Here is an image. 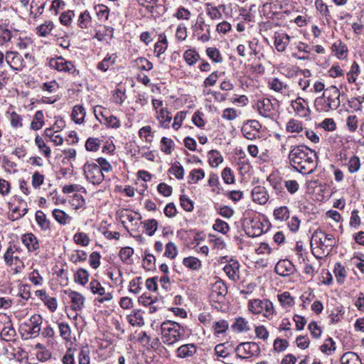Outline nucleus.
Segmentation results:
<instances>
[{"label": "nucleus", "instance_id": "nucleus-5", "mask_svg": "<svg viewBox=\"0 0 364 364\" xmlns=\"http://www.w3.org/2000/svg\"><path fill=\"white\" fill-rule=\"evenodd\" d=\"M247 308L252 314H262L268 319H271L275 313L273 304L269 299H251L248 301Z\"/></svg>", "mask_w": 364, "mask_h": 364}, {"label": "nucleus", "instance_id": "nucleus-23", "mask_svg": "<svg viewBox=\"0 0 364 364\" xmlns=\"http://www.w3.org/2000/svg\"><path fill=\"white\" fill-rule=\"evenodd\" d=\"M197 352V348L193 343L184 344L176 350V356L180 358H186L193 356Z\"/></svg>", "mask_w": 364, "mask_h": 364}, {"label": "nucleus", "instance_id": "nucleus-52", "mask_svg": "<svg viewBox=\"0 0 364 364\" xmlns=\"http://www.w3.org/2000/svg\"><path fill=\"white\" fill-rule=\"evenodd\" d=\"M205 172L202 168L193 169L188 176V183H196L199 180L203 178Z\"/></svg>", "mask_w": 364, "mask_h": 364}, {"label": "nucleus", "instance_id": "nucleus-17", "mask_svg": "<svg viewBox=\"0 0 364 364\" xmlns=\"http://www.w3.org/2000/svg\"><path fill=\"white\" fill-rule=\"evenodd\" d=\"M9 210H11V213L9 215V218L13 221L17 220L27 213V204L23 200H19V205L16 206L11 205L9 207Z\"/></svg>", "mask_w": 364, "mask_h": 364}, {"label": "nucleus", "instance_id": "nucleus-21", "mask_svg": "<svg viewBox=\"0 0 364 364\" xmlns=\"http://www.w3.org/2000/svg\"><path fill=\"white\" fill-rule=\"evenodd\" d=\"M252 200L259 204H265L268 199L269 195L266 188L264 186H255L252 191Z\"/></svg>", "mask_w": 364, "mask_h": 364}, {"label": "nucleus", "instance_id": "nucleus-27", "mask_svg": "<svg viewBox=\"0 0 364 364\" xmlns=\"http://www.w3.org/2000/svg\"><path fill=\"white\" fill-rule=\"evenodd\" d=\"M36 221L38 225L43 231H48L50 229V223L47 219L46 214L41 211L38 210L35 215Z\"/></svg>", "mask_w": 364, "mask_h": 364}, {"label": "nucleus", "instance_id": "nucleus-56", "mask_svg": "<svg viewBox=\"0 0 364 364\" xmlns=\"http://www.w3.org/2000/svg\"><path fill=\"white\" fill-rule=\"evenodd\" d=\"M213 228L215 231L221 232L224 235L226 234L230 230L229 225L224 220H222L221 219L219 218L215 220Z\"/></svg>", "mask_w": 364, "mask_h": 364}, {"label": "nucleus", "instance_id": "nucleus-20", "mask_svg": "<svg viewBox=\"0 0 364 364\" xmlns=\"http://www.w3.org/2000/svg\"><path fill=\"white\" fill-rule=\"evenodd\" d=\"M21 241L28 252H34L40 248L39 240L31 232L23 234L21 237Z\"/></svg>", "mask_w": 364, "mask_h": 364}, {"label": "nucleus", "instance_id": "nucleus-39", "mask_svg": "<svg viewBox=\"0 0 364 364\" xmlns=\"http://www.w3.org/2000/svg\"><path fill=\"white\" fill-rule=\"evenodd\" d=\"M52 214L55 220L61 225L67 224L71 219L65 212L60 209H54Z\"/></svg>", "mask_w": 364, "mask_h": 364}, {"label": "nucleus", "instance_id": "nucleus-59", "mask_svg": "<svg viewBox=\"0 0 364 364\" xmlns=\"http://www.w3.org/2000/svg\"><path fill=\"white\" fill-rule=\"evenodd\" d=\"M177 254L178 250L176 245L172 242H168L166 245L164 256L172 259L176 257Z\"/></svg>", "mask_w": 364, "mask_h": 364}, {"label": "nucleus", "instance_id": "nucleus-24", "mask_svg": "<svg viewBox=\"0 0 364 364\" xmlns=\"http://www.w3.org/2000/svg\"><path fill=\"white\" fill-rule=\"evenodd\" d=\"M29 321L32 324V326L30 328L28 333L33 338H36L38 336L40 333L43 318L40 315L34 314L30 318Z\"/></svg>", "mask_w": 364, "mask_h": 364}, {"label": "nucleus", "instance_id": "nucleus-51", "mask_svg": "<svg viewBox=\"0 0 364 364\" xmlns=\"http://www.w3.org/2000/svg\"><path fill=\"white\" fill-rule=\"evenodd\" d=\"M268 85L271 90L277 92H282L283 89L288 88V85L287 84H284L277 77H274L269 81Z\"/></svg>", "mask_w": 364, "mask_h": 364}, {"label": "nucleus", "instance_id": "nucleus-33", "mask_svg": "<svg viewBox=\"0 0 364 364\" xmlns=\"http://www.w3.org/2000/svg\"><path fill=\"white\" fill-rule=\"evenodd\" d=\"M44 125V115L41 110H38L36 112L33 117V119L31 123V129L33 130H38Z\"/></svg>", "mask_w": 364, "mask_h": 364}, {"label": "nucleus", "instance_id": "nucleus-1", "mask_svg": "<svg viewBox=\"0 0 364 364\" xmlns=\"http://www.w3.org/2000/svg\"><path fill=\"white\" fill-rule=\"evenodd\" d=\"M317 159L316 151L305 145L292 146L288 156L291 166L302 174H311L314 171Z\"/></svg>", "mask_w": 364, "mask_h": 364}, {"label": "nucleus", "instance_id": "nucleus-31", "mask_svg": "<svg viewBox=\"0 0 364 364\" xmlns=\"http://www.w3.org/2000/svg\"><path fill=\"white\" fill-rule=\"evenodd\" d=\"M346 166L350 173L353 174L358 172L361 166L360 158L356 155H353L349 158Z\"/></svg>", "mask_w": 364, "mask_h": 364}, {"label": "nucleus", "instance_id": "nucleus-7", "mask_svg": "<svg viewBox=\"0 0 364 364\" xmlns=\"http://www.w3.org/2000/svg\"><path fill=\"white\" fill-rule=\"evenodd\" d=\"M84 173L86 179L92 184L101 183L104 178V174L102 168L95 163H86L84 166Z\"/></svg>", "mask_w": 364, "mask_h": 364}, {"label": "nucleus", "instance_id": "nucleus-19", "mask_svg": "<svg viewBox=\"0 0 364 364\" xmlns=\"http://www.w3.org/2000/svg\"><path fill=\"white\" fill-rule=\"evenodd\" d=\"M68 297L71 302V309L75 311H81L85 305V298L79 292L70 291Z\"/></svg>", "mask_w": 364, "mask_h": 364}, {"label": "nucleus", "instance_id": "nucleus-26", "mask_svg": "<svg viewBox=\"0 0 364 364\" xmlns=\"http://www.w3.org/2000/svg\"><path fill=\"white\" fill-rule=\"evenodd\" d=\"M168 47V41L164 33L160 34L159 41L154 45V53L157 58L163 54Z\"/></svg>", "mask_w": 364, "mask_h": 364}, {"label": "nucleus", "instance_id": "nucleus-57", "mask_svg": "<svg viewBox=\"0 0 364 364\" xmlns=\"http://www.w3.org/2000/svg\"><path fill=\"white\" fill-rule=\"evenodd\" d=\"M346 127L350 132H355L358 129V120L355 114H350L346 118Z\"/></svg>", "mask_w": 364, "mask_h": 364}, {"label": "nucleus", "instance_id": "nucleus-12", "mask_svg": "<svg viewBox=\"0 0 364 364\" xmlns=\"http://www.w3.org/2000/svg\"><path fill=\"white\" fill-rule=\"evenodd\" d=\"M6 60L10 68L16 71H21L25 67V61L23 57L16 52H7Z\"/></svg>", "mask_w": 364, "mask_h": 364}, {"label": "nucleus", "instance_id": "nucleus-55", "mask_svg": "<svg viewBox=\"0 0 364 364\" xmlns=\"http://www.w3.org/2000/svg\"><path fill=\"white\" fill-rule=\"evenodd\" d=\"M139 4L142 6H146V9L151 13H154L155 8L160 9L161 5L158 4L159 0H137Z\"/></svg>", "mask_w": 364, "mask_h": 364}, {"label": "nucleus", "instance_id": "nucleus-2", "mask_svg": "<svg viewBox=\"0 0 364 364\" xmlns=\"http://www.w3.org/2000/svg\"><path fill=\"white\" fill-rule=\"evenodd\" d=\"M341 92L334 85L327 87L322 95L316 98L314 106L318 112H328L337 109L341 105Z\"/></svg>", "mask_w": 364, "mask_h": 364}, {"label": "nucleus", "instance_id": "nucleus-28", "mask_svg": "<svg viewBox=\"0 0 364 364\" xmlns=\"http://www.w3.org/2000/svg\"><path fill=\"white\" fill-rule=\"evenodd\" d=\"M341 364H362L359 356L354 352H346L341 358Z\"/></svg>", "mask_w": 364, "mask_h": 364}, {"label": "nucleus", "instance_id": "nucleus-6", "mask_svg": "<svg viewBox=\"0 0 364 364\" xmlns=\"http://www.w3.org/2000/svg\"><path fill=\"white\" fill-rule=\"evenodd\" d=\"M236 356L241 359H248L258 357L260 355V348L255 342L240 343L235 349Z\"/></svg>", "mask_w": 364, "mask_h": 364}, {"label": "nucleus", "instance_id": "nucleus-36", "mask_svg": "<svg viewBox=\"0 0 364 364\" xmlns=\"http://www.w3.org/2000/svg\"><path fill=\"white\" fill-rule=\"evenodd\" d=\"M333 272L338 283L343 284L347 276L345 267L342 266L341 263L338 262L335 264Z\"/></svg>", "mask_w": 364, "mask_h": 364}, {"label": "nucleus", "instance_id": "nucleus-32", "mask_svg": "<svg viewBox=\"0 0 364 364\" xmlns=\"http://www.w3.org/2000/svg\"><path fill=\"white\" fill-rule=\"evenodd\" d=\"M273 215L277 220L286 221L290 217L289 208L284 205L274 209Z\"/></svg>", "mask_w": 364, "mask_h": 364}, {"label": "nucleus", "instance_id": "nucleus-37", "mask_svg": "<svg viewBox=\"0 0 364 364\" xmlns=\"http://www.w3.org/2000/svg\"><path fill=\"white\" fill-rule=\"evenodd\" d=\"M209 164L212 167H216L223 161V156L218 150H210L208 152Z\"/></svg>", "mask_w": 364, "mask_h": 364}, {"label": "nucleus", "instance_id": "nucleus-50", "mask_svg": "<svg viewBox=\"0 0 364 364\" xmlns=\"http://www.w3.org/2000/svg\"><path fill=\"white\" fill-rule=\"evenodd\" d=\"M73 240L75 244L81 245L82 247H86L90 244V238L88 235L83 232H79L74 235Z\"/></svg>", "mask_w": 364, "mask_h": 364}, {"label": "nucleus", "instance_id": "nucleus-42", "mask_svg": "<svg viewBox=\"0 0 364 364\" xmlns=\"http://www.w3.org/2000/svg\"><path fill=\"white\" fill-rule=\"evenodd\" d=\"M89 276L90 274L86 269L80 268L75 274L74 280L75 282L84 286L87 283Z\"/></svg>", "mask_w": 364, "mask_h": 364}, {"label": "nucleus", "instance_id": "nucleus-34", "mask_svg": "<svg viewBox=\"0 0 364 364\" xmlns=\"http://www.w3.org/2000/svg\"><path fill=\"white\" fill-rule=\"evenodd\" d=\"M45 5V0H33L31 3V14H34L35 17L40 16L43 12Z\"/></svg>", "mask_w": 364, "mask_h": 364}, {"label": "nucleus", "instance_id": "nucleus-58", "mask_svg": "<svg viewBox=\"0 0 364 364\" xmlns=\"http://www.w3.org/2000/svg\"><path fill=\"white\" fill-rule=\"evenodd\" d=\"M139 135L141 138H144L146 141L151 142L154 137L152 129L150 126H144L139 131Z\"/></svg>", "mask_w": 364, "mask_h": 364}, {"label": "nucleus", "instance_id": "nucleus-40", "mask_svg": "<svg viewBox=\"0 0 364 364\" xmlns=\"http://www.w3.org/2000/svg\"><path fill=\"white\" fill-rule=\"evenodd\" d=\"M183 264L192 270H198L201 267V262L197 257H188L183 259Z\"/></svg>", "mask_w": 364, "mask_h": 364}, {"label": "nucleus", "instance_id": "nucleus-54", "mask_svg": "<svg viewBox=\"0 0 364 364\" xmlns=\"http://www.w3.org/2000/svg\"><path fill=\"white\" fill-rule=\"evenodd\" d=\"M91 22V16L87 11L82 12L78 18L77 25L81 28H86Z\"/></svg>", "mask_w": 364, "mask_h": 364}, {"label": "nucleus", "instance_id": "nucleus-53", "mask_svg": "<svg viewBox=\"0 0 364 364\" xmlns=\"http://www.w3.org/2000/svg\"><path fill=\"white\" fill-rule=\"evenodd\" d=\"M207 14L212 19H220L223 17L221 12L217 6H212L210 4H207Z\"/></svg>", "mask_w": 364, "mask_h": 364}, {"label": "nucleus", "instance_id": "nucleus-62", "mask_svg": "<svg viewBox=\"0 0 364 364\" xmlns=\"http://www.w3.org/2000/svg\"><path fill=\"white\" fill-rule=\"evenodd\" d=\"M35 143L38 149L44 153L46 157L48 158L50 156V149L46 144L43 139L40 136H37L35 139Z\"/></svg>", "mask_w": 364, "mask_h": 364}, {"label": "nucleus", "instance_id": "nucleus-63", "mask_svg": "<svg viewBox=\"0 0 364 364\" xmlns=\"http://www.w3.org/2000/svg\"><path fill=\"white\" fill-rule=\"evenodd\" d=\"M228 327L229 324L225 320L215 321L213 326L215 333L216 334L225 333L228 329Z\"/></svg>", "mask_w": 364, "mask_h": 364}, {"label": "nucleus", "instance_id": "nucleus-15", "mask_svg": "<svg viewBox=\"0 0 364 364\" xmlns=\"http://www.w3.org/2000/svg\"><path fill=\"white\" fill-rule=\"evenodd\" d=\"M275 272L277 274L286 277L293 274L296 268L293 263L289 259H281L275 266Z\"/></svg>", "mask_w": 364, "mask_h": 364}, {"label": "nucleus", "instance_id": "nucleus-4", "mask_svg": "<svg viewBox=\"0 0 364 364\" xmlns=\"http://www.w3.org/2000/svg\"><path fill=\"white\" fill-rule=\"evenodd\" d=\"M335 245V238L333 235L327 234L321 229L316 230L311 236V246L316 250L319 255H328Z\"/></svg>", "mask_w": 364, "mask_h": 364}, {"label": "nucleus", "instance_id": "nucleus-64", "mask_svg": "<svg viewBox=\"0 0 364 364\" xmlns=\"http://www.w3.org/2000/svg\"><path fill=\"white\" fill-rule=\"evenodd\" d=\"M58 328L60 331V335L63 339L65 341H68L70 338L71 330L70 326L65 323H59Z\"/></svg>", "mask_w": 364, "mask_h": 364}, {"label": "nucleus", "instance_id": "nucleus-35", "mask_svg": "<svg viewBox=\"0 0 364 364\" xmlns=\"http://www.w3.org/2000/svg\"><path fill=\"white\" fill-rule=\"evenodd\" d=\"M183 58L189 65H193L200 60V55L195 49H188L184 52Z\"/></svg>", "mask_w": 364, "mask_h": 364}, {"label": "nucleus", "instance_id": "nucleus-10", "mask_svg": "<svg viewBox=\"0 0 364 364\" xmlns=\"http://www.w3.org/2000/svg\"><path fill=\"white\" fill-rule=\"evenodd\" d=\"M262 125L257 120H248L242 127L241 132L243 136L249 139L254 140L259 137Z\"/></svg>", "mask_w": 364, "mask_h": 364}, {"label": "nucleus", "instance_id": "nucleus-47", "mask_svg": "<svg viewBox=\"0 0 364 364\" xmlns=\"http://www.w3.org/2000/svg\"><path fill=\"white\" fill-rule=\"evenodd\" d=\"M206 54L213 62L218 63L223 60L220 50L215 47H209L206 49Z\"/></svg>", "mask_w": 364, "mask_h": 364}, {"label": "nucleus", "instance_id": "nucleus-44", "mask_svg": "<svg viewBox=\"0 0 364 364\" xmlns=\"http://www.w3.org/2000/svg\"><path fill=\"white\" fill-rule=\"evenodd\" d=\"M360 73L359 65L355 61L352 64L349 72L347 73V80L349 83H355Z\"/></svg>", "mask_w": 364, "mask_h": 364}, {"label": "nucleus", "instance_id": "nucleus-25", "mask_svg": "<svg viewBox=\"0 0 364 364\" xmlns=\"http://www.w3.org/2000/svg\"><path fill=\"white\" fill-rule=\"evenodd\" d=\"M331 49L338 59H344L347 56V46L341 40L334 42L331 46Z\"/></svg>", "mask_w": 364, "mask_h": 364}, {"label": "nucleus", "instance_id": "nucleus-41", "mask_svg": "<svg viewBox=\"0 0 364 364\" xmlns=\"http://www.w3.org/2000/svg\"><path fill=\"white\" fill-rule=\"evenodd\" d=\"M54 28V24L52 21H46L44 23L38 26L37 29V33L39 36L46 37L50 33Z\"/></svg>", "mask_w": 364, "mask_h": 364}, {"label": "nucleus", "instance_id": "nucleus-9", "mask_svg": "<svg viewBox=\"0 0 364 364\" xmlns=\"http://www.w3.org/2000/svg\"><path fill=\"white\" fill-rule=\"evenodd\" d=\"M48 66L60 72H67L74 73L75 72L79 73L75 69V67L73 62L66 60L62 56L57 57L55 58H50L48 63Z\"/></svg>", "mask_w": 364, "mask_h": 364}, {"label": "nucleus", "instance_id": "nucleus-61", "mask_svg": "<svg viewBox=\"0 0 364 364\" xmlns=\"http://www.w3.org/2000/svg\"><path fill=\"white\" fill-rule=\"evenodd\" d=\"M169 173L174 175L177 179H182L184 176V169L178 162L175 163L168 170Z\"/></svg>", "mask_w": 364, "mask_h": 364}, {"label": "nucleus", "instance_id": "nucleus-30", "mask_svg": "<svg viewBox=\"0 0 364 364\" xmlns=\"http://www.w3.org/2000/svg\"><path fill=\"white\" fill-rule=\"evenodd\" d=\"M232 328L238 333L250 330L248 321L240 316L235 318L234 323L232 325Z\"/></svg>", "mask_w": 364, "mask_h": 364}, {"label": "nucleus", "instance_id": "nucleus-14", "mask_svg": "<svg viewBox=\"0 0 364 364\" xmlns=\"http://www.w3.org/2000/svg\"><path fill=\"white\" fill-rule=\"evenodd\" d=\"M295 113L301 117H308L311 111L308 107L307 102L302 97H298L291 101V104Z\"/></svg>", "mask_w": 364, "mask_h": 364}, {"label": "nucleus", "instance_id": "nucleus-11", "mask_svg": "<svg viewBox=\"0 0 364 364\" xmlns=\"http://www.w3.org/2000/svg\"><path fill=\"white\" fill-rule=\"evenodd\" d=\"M228 293V287L225 283L220 279H217L216 281L211 284L210 287V297L219 301L221 299L225 298Z\"/></svg>", "mask_w": 364, "mask_h": 364}, {"label": "nucleus", "instance_id": "nucleus-8", "mask_svg": "<svg viewBox=\"0 0 364 364\" xmlns=\"http://www.w3.org/2000/svg\"><path fill=\"white\" fill-rule=\"evenodd\" d=\"M0 336L2 340L10 341L16 336V330L13 327L11 319L9 316L4 314L0 317Z\"/></svg>", "mask_w": 364, "mask_h": 364}, {"label": "nucleus", "instance_id": "nucleus-45", "mask_svg": "<svg viewBox=\"0 0 364 364\" xmlns=\"http://www.w3.org/2000/svg\"><path fill=\"white\" fill-rule=\"evenodd\" d=\"M278 299L281 305L286 309L292 306L294 304L293 297H291L290 293L288 291H284L282 294H279Z\"/></svg>", "mask_w": 364, "mask_h": 364}, {"label": "nucleus", "instance_id": "nucleus-48", "mask_svg": "<svg viewBox=\"0 0 364 364\" xmlns=\"http://www.w3.org/2000/svg\"><path fill=\"white\" fill-rule=\"evenodd\" d=\"M286 129L288 132H301L303 130L302 123L295 119H291L286 125Z\"/></svg>", "mask_w": 364, "mask_h": 364}, {"label": "nucleus", "instance_id": "nucleus-29", "mask_svg": "<svg viewBox=\"0 0 364 364\" xmlns=\"http://www.w3.org/2000/svg\"><path fill=\"white\" fill-rule=\"evenodd\" d=\"M85 114V108L82 105H77L73 107L71 117L76 124H82L84 122Z\"/></svg>", "mask_w": 364, "mask_h": 364}, {"label": "nucleus", "instance_id": "nucleus-22", "mask_svg": "<svg viewBox=\"0 0 364 364\" xmlns=\"http://www.w3.org/2000/svg\"><path fill=\"white\" fill-rule=\"evenodd\" d=\"M291 37L284 33H276L274 35V46L278 52L285 50L287 45L289 43Z\"/></svg>", "mask_w": 364, "mask_h": 364}, {"label": "nucleus", "instance_id": "nucleus-43", "mask_svg": "<svg viewBox=\"0 0 364 364\" xmlns=\"http://www.w3.org/2000/svg\"><path fill=\"white\" fill-rule=\"evenodd\" d=\"M117 55L115 54L107 55L98 63L97 68L103 72L107 71L111 65L114 64Z\"/></svg>", "mask_w": 364, "mask_h": 364}, {"label": "nucleus", "instance_id": "nucleus-46", "mask_svg": "<svg viewBox=\"0 0 364 364\" xmlns=\"http://www.w3.org/2000/svg\"><path fill=\"white\" fill-rule=\"evenodd\" d=\"M364 102V96L350 97L348 100V106L355 111H361L363 109V103Z\"/></svg>", "mask_w": 364, "mask_h": 364}, {"label": "nucleus", "instance_id": "nucleus-13", "mask_svg": "<svg viewBox=\"0 0 364 364\" xmlns=\"http://www.w3.org/2000/svg\"><path fill=\"white\" fill-rule=\"evenodd\" d=\"M244 226L246 228V233L249 237H257L261 235L263 230V223L258 219L245 220Z\"/></svg>", "mask_w": 364, "mask_h": 364}, {"label": "nucleus", "instance_id": "nucleus-3", "mask_svg": "<svg viewBox=\"0 0 364 364\" xmlns=\"http://www.w3.org/2000/svg\"><path fill=\"white\" fill-rule=\"evenodd\" d=\"M184 335V329L181 325L170 320L161 324V338L163 343L170 346L179 341Z\"/></svg>", "mask_w": 364, "mask_h": 364}, {"label": "nucleus", "instance_id": "nucleus-38", "mask_svg": "<svg viewBox=\"0 0 364 364\" xmlns=\"http://www.w3.org/2000/svg\"><path fill=\"white\" fill-rule=\"evenodd\" d=\"M158 119H159L161 125L163 127L168 128L172 117L166 108H161L159 112Z\"/></svg>", "mask_w": 364, "mask_h": 364}, {"label": "nucleus", "instance_id": "nucleus-60", "mask_svg": "<svg viewBox=\"0 0 364 364\" xmlns=\"http://www.w3.org/2000/svg\"><path fill=\"white\" fill-rule=\"evenodd\" d=\"M18 248L16 245H10L7 248L4 255V261L7 265L11 266L12 264L14 259V254L15 251L18 250Z\"/></svg>", "mask_w": 364, "mask_h": 364}, {"label": "nucleus", "instance_id": "nucleus-49", "mask_svg": "<svg viewBox=\"0 0 364 364\" xmlns=\"http://www.w3.org/2000/svg\"><path fill=\"white\" fill-rule=\"evenodd\" d=\"M146 234L152 236L158 228V222L155 219L146 220L142 223Z\"/></svg>", "mask_w": 364, "mask_h": 364}, {"label": "nucleus", "instance_id": "nucleus-18", "mask_svg": "<svg viewBox=\"0 0 364 364\" xmlns=\"http://www.w3.org/2000/svg\"><path fill=\"white\" fill-rule=\"evenodd\" d=\"M224 272L230 279L236 282L240 279V264L237 261L231 259L223 268Z\"/></svg>", "mask_w": 364, "mask_h": 364}, {"label": "nucleus", "instance_id": "nucleus-16", "mask_svg": "<svg viewBox=\"0 0 364 364\" xmlns=\"http://www.w3.org/2000/svg\"><path fill=\"white\" fill-rule=\"evenodd\" d=\"M257 110L262 117L272 119L274 117V107L270 99L264 98L257 102Z\"/></svg>", "mask_w": 364, "mask_h": 364}]
</instances>
